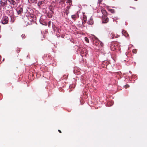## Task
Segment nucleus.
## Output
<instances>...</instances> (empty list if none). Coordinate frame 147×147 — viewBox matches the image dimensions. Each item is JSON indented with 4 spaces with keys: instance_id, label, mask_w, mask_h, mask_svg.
<instances>
[{
    "instance_id": "obj_1",
    "label": "nucleus",
    "mask_w": 147,
    "mask_h": 147,
    "mask_svg": "<svg viewBox=\"0 0 147 147\" xmlns=\"http://www.w3.org/2000/svg\"><path fill=\"white\" fill-rule=\"evenodd\" d=\"M110 47L111 50L114 51L118 49H119V47L118 43L115 42H112L110 45Z\"/></svg>"
},
{
    "instance_id": "obj_5",
    "label": "nucleus",
    "mask_w": 147,
    "mask_h": 147,
    "mask_svg": "<svg viewBox=\"0 0 147 147\" xmlns=\"http://www.w3.org/2000/svg\"><path fill=\"white\" fill-rule=\"evenodd\" d=\"M109 21V19L108 18H107V16H104V17H103V18L102 19V22L103 23H107Z\"/></svg>"
},
{
    "instance_id": "obj_14",
    "label": "nucleus",
    "mask_w": 147,
    "mask_h": 147,
    "mask_svg": "<svg viewBox=\"0 0 147 147\" xmlns=\"http://www.w3.org/2000/svg\"><path fill=\"white\" fill-rule=\"evenodd\" d=\"M67 9L65 11V13L67 15H68V14L69 13V9H68V7H67Z\"/></svg>"
},
{
    "instance_id": "obj_10",
    "label": "nucleus",
    "mask_w": 147,
    "mask_h": 147,
    "mask_svg": "<svg viewBox=\"0 0 147 147\" xmlns=\"http://www.w3.org/2000/svg\"><path fill=\"white\" fill-rule=\"evenodd\" d=\"M85 52V53H86L84 55H86V52H87V51L86 50V49L85 48H83L82 49V51H81V54H84V52Z\"/></svg>"
},
{
    "instance_id": "obj_26",
    "label": "nucleus",
    "mask_w": 147,
    "mask_h": 147,
    "mask_svg": "<svg viewBox=\"0 0 147 147\" xmlns=\"http://www.w3.org/2000/svg\"><path fill=\"white\" fill-rule=\"evenodd\" d=\"M50 24H51V21H50L49 22L48 26H50Z\"/></svg>"
},
{
    "instance_id": "obj_3",
    "label": "nucleus",
    "mask_w": 147,
    "mask_h": 147,
    "mask_svg": "<svg viewBox=\"0 0 147 147\" xmlns=\"http://www.w3.org/2000/svg\"><path fill=\"white\" fill-rule=\"evenodd\" d=\"M7 5V0H1L0 1V7H4Z\"/></svg>"
},
{
    "instance_id": "obj_11",
    "label": "nucleus",
    "mask_w": 147,
    "mask_h": 147,
    "mask_svg": "<svg viewBox=\"0 0 147 147\" xmlns=\"http://www.w3.org/2000/svg\"><path fill=\"white\" fill-rule=\"evenodd\" d=\"M101 11L102 13L104 15V16H105L107 14V12L105 9H102L101 10Z\"/></svg>"
},
{
    "instance_id": "obj_4",
    "label": "nucleus",
    "mask_w": 147,
    "mask_h": 147,
    "mask_svg": "<svg viewBox=\"0 0 147 147\" xmlns=\"http://www.w3.org/2000/svg\"><path fill=\"white\" fill-rule=\"evenodd\" d=\"M18 15H21L23 12V8L20 7H18L16 9Z\"/></svg>"
},
{
    "instance_id": "obj_12",
    "label": "nucleus",
    "mask_w": 147,
    "mask_h": 147,
    "mask_svg": "<svg viewBox=\"0 0 147 147\" xmlns=\"http://www.w3.org/2000/svg\"><path fill=\"white\" fill-rule=\"evenodd\" d=\"M110 37L111 38L113 39L116 38V36L115 34H114L113 33H112L111 34Z\"/></svg>"
},
{
    "instance_id": "obj_13",
    "label": "nucleus",
    "mask_w": 147,
    "mask_h": 147,
    "mask_svg": "<svg viewBox=\"0 0 147 147\" xmlns=\"http://www.w3.org/2000/svg\"><path fill=\"white\" fill-rule=\"evenodd\" d=\"M47 15L49 18H51L52 17V13H47Z\"/></svg>"
},
{
    "instance_id": "obj_25",
    "label": "nucleus",
    "mask_w": 147,
    "mask_h": 147,
    "mask_svg": "<svg viewBox=\"0 0 147 147\" xmlns=\"http://www.w3.org/2000/svg\"><path fill=\"white\" fill-rule=\"evenodd\" d=\"M86 19L84 20V21L82 22V24L83 25H84L85 24V23L86 22Z\"/></svg>"
},
{
    "instance_id": "obj_17",
    "label": "nucleus",
    "mask_w": 147,
    "mask_h": 147,
    "mask_svg": "<svg viewBox=\"0 0 147 147\" xmlns=\"http://www.w3.org/2000/svg\"><path fill=\"white\" fill-rule=\"evenodd\" d=\"M132 52L134 53H136L137 52V50L136 49H134L132 50Z\"/></svg>"
},
{
    "instance_id": "obj_19",
    "label": "nucleus",
    "mask_w": 147,
    "mask_h": 147,
    "mask_svg": "<svg viewBox=\"0 0 147 147\" xmlns=\"http://www.w3.org/2000/svg\"><path fill=\"white\" fill-rule=\"evenodd\" d=\"M21 36L22 38V39H25L26 37L25 35L24 34H22L21 35Z\"/></svg>"
},
{
    "instance_id": "obj_21",
    "label": "nucleus",
    "mask_w": 147,
    "mask_h": 147,
    "mask_svg": "<svg viewBox=\"0 0 147 147\" xmlns=\"http://www.w3.org/2000/svg\"><path fill=\"white\" fill-rule=\"evenodd\" d=\"M71 17L73 19H74L76 18V16L75 15H73L71 16Z\"/></svg>"
},
{
    "instance_id": "obj_6",
    "label": "nucleus",
    "mask_w": 147,
    "mask_h": 147,
    "mask_svg": "<svg viewBox=\"0 0 147 147\" xmlns=\"http://www.w3.org/2000/svg\"><path fill=\"white\" fill-rule=\"evenodd\" d=\"M72 0H67L66 3H69V6L67 7H68V9H69L70 6L72 5Z\"/></svg>"
},
{
    "instance_id": "obj_20",
    "label": "nucleus",
    "mask_w": 147,
    "mask_h": 147,
    "mask_svg": "<svg viewBox=\"0 0 147 147\" xmlns=\"http://www.w3.org/2000/svg\"><path fill=\"white\" fill-rule=\"evenodd\" d=\"M85 40L86 42H89V39L87 37H85Z\"/></svg>"
},
{
    "instance_id": "obj_7",
    "label": "nucleus",
    "mask_w": 147,
    "mask_h": 147,
    "mask_svg": "<svg viewBox=\"0 0 147 147\" xmlns=\"http://www.w3.org/2000/svg\"><path fill=\"white\" fill-rule=\"evenodd\" d=\"M122 34L125 37H127L129 36L127 32L125 30H122Z\"/></svg>"
},
{
    "instance_id": "obj_23",
    "label": "nucleus",
    "mask_w": 147,
    "mask_h": 147,
    "mask_svg": "<svg viewBox=\"0 0 147 147\" xmlns=\"http://www.w3.org/2000/svg\"><path fill=\"white\" fill-rule=\"evenodd\" d=\"M124 86L125 88H127L129 87V85L128 84H126V85Z\"/></svg>"
},
{
    "instance_id": "obj_24",
    "label": "nucleus",
    "mask_w": 147,
    "mask_h": 147,
    "mask_svg": "<svg viewBox=\"0 0 147 147\" xmlns=\"http://www.w3.org/2000/svg\"><path fill=\"white\" fill-rule=\"evenodd\" d=\"M56 29H57V31L59 33L61 31V30L59 28H56Z\"/></svg>"
},
{
    "instance_id": "obj_22",
    "label": "nucleus",
    "mask_w": 147,
    "mask_h": 147,
    "mask_svg": "<svg viewBox=\"0 0 147 147\" xmlns=\"http://www.w3.org/2000/svg\"><path fill=\"white\" fill-rule=\"evenodd\" d=\"M43 3V1H41L40 2H39L38 3V5H41V4H42Z\"/></svg>"
},
{
    "instance_id": "obj_16",
    "label": "nucleus",
    "mask_w": 147,
    "mask_h": 147,
    "mask_svg": "<svg viewBox=\"0 0 147 147\" xmlns=\"http://www.w3.org/2000/svg\"><path fill=\"white\" fill-rule=\"evenodd\" d=\"M109 11L112 13H114L115 12V10L114 9H109Z\"/></svg>"
},
{
    "instance_id": "obj_8",
    "label": "nucleus",
    "mask_w": 147,
    "mask_h": 147,
    "mask_svg": "<svg viewBox=\"0 0 147 147\" xmlns=\"http://www.w3.org/2000/svg\"><path fill=\"white\" fill-rule=\"evenodd\" d=\"M8 1L10 3L11 5H13V6L16 4V2L14 0H9Z\"/></svg>"
},
{
    "instance_id": "obj_18",
    "label": "nucleus",
    "mask_w": 147,
    "mask_h": 147,
    "mask_svg": "<svg viewBox=\"0 0 147 147\" xmlns=\"http://www.w3.org/2000/svg\"><path fill=\"white\" fill-rule=\"evenodd\" d=\"M103 0H98V3L99 4H101Z\"/></svg>"
},
{
    "instance_id": "obj_28",
    "label": "nucleus",
    "mask_w": 147,
    "mask_h": 147,
    "mask_svg": "<svg viewBox=\"0 0 147 147\" xmlns=\"http://www.w3.org/2000/svg\"><path fill=\"white\" fill-rule=\"evenodd\" d=\"M58 131H59V133H61V131L59 129V130H58Z\"/></svg>"
},
{
    "instance_id": "obj_2",
    "label": "nucleus",
    "mask_w": 147,
    "mask_h": 147,
    "mask_svg": "<svg viewBox=\"0 0 147 147\" xmlns=\"http://www.w3.org/2000/svg\"><path fill=\"white\" fill-rule=\"evenodd\" d=\"M9 20V19L8 17L5 16L2 18L1 20V22L3 24H7L8 23Z\"/></svg>"
},
{
    "instance_id": "obj_29",
    "label": "nucleus",
    "mask_w": 147,
    "mask_h": 147,
    "mask_svg": "<svg viewBox=\"0 0 147 147\" xmlns=\"http://www.w3.org/2000/svg\"><path fill=\"white\" fill-rule=\"evenodd\" d=\"M50 11L52 12L53 13V10H52V9H50Z\"/></svg>"
},
{
    "instance_id": "obj_15",
    "label": "nucleus",
    "mask_w": 147,
    "mask_h": 147,
    "mask_svg": "<svg viewBox=\"0 0 147 147\" xmlns=\"http://www.w3.org/2000/svg\"><path fill=\"white\" fill-rule=\"evenodd\" d=\"M65 1V0H60L59 3L61 4H63Z\"/></svg>"
},
{
    "instance_id": "obj_9",
    "label": "nucleus",
    "mask_w": 147,
    "mask_h": 147,
    "mask_svg": "<svg viewBox=\"0 0 147 147\" xmlns=\"http://www.w3.org/2000/svg\"><path fill=\"white\" fill-rule=\"evenodd\" d=\"M93 23V20L92 18H90L87 22V23L90 25L92 24Z\"/></svg>"
},
{
    "instance_id": "obj_30",
    "label": "nucleus",
    "mask_w": 147,
    "mask_h": 147,
    "mask_svg": "<svg viewBox=\"0 0 147 147\" xmlns=\"http://www.w3.org/2000/svg\"><path fill=\"white\" fill-rule=\"evenodd\" d=\"M80 49V48H79H79H78V51H79V49Z\"/></svg>"
},
{
    "instance_id": "obj_27",
    "label": "nucleus",
    "mask_w": 147,
    "mask_h": 147,
    "mask_svg": "<svg viewBox=\"0 0 147 147\" xmlns=\"http://www.w3.org/2000/svg\"><path fill=\"white\" fill-rule=\"evenodd\" d=\"M17 51L18 53L20 51V50L18 49Z\"/></svg>"
}]
</instances>
